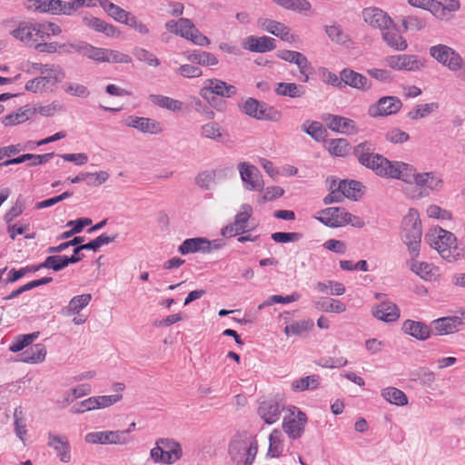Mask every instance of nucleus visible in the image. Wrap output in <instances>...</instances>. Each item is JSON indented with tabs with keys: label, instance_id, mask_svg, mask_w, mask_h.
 <instances>
[{
	"label": "nucleus",
	"instance_id": "1",
	"mask_svg": "<svg viewBox=\"0 0 465 465\" xmlns=\"http://www.w3.org/2000/svg\"><path fill=\"white\" fill-rule=\"evenodd\" d=\"M430 245L449 262L460 260L463 256V247L457 242L456 236L442 228H435L429 235Z\"/></svg>",
	"mask_w": 465,
	"mask_h": 465
},
{
	"label": "nucleus",
	"instance_id": "2",
	"mask_svg": "<svg viewBox=\"0 0 465 465\" xmlns=\"http://www.w3.org/2000/svg\"><path fill=\"white\" fill-rule=\"evenodd\" d=\"M421 222L417 210L411 209L402 221V241L411 256L418 257L421 242Z\"/></svg>",
	"mask_w": 465,
	"mask_h": 465
},
{
	"label": "nucleus",
	"instance_id": "3",
	"mask_svg": "<svg viewBox=\"0 0 465 465\" xmlns=\"http://www.w3.org/2000/svg\"><path fill=\"white\" fill-rule=\"evenodd\" d=\"M258 451V442L252 436H235L229 444V454L236 465H252Z\"/></svg>",
	"mask_w": 465,
	"mask_h": 465
},
{
	"label": "nucleus",
	"instance_id": "4",
	"mask_svg": "<svg viewBox=\"0 0 465 465\" xmlns=\"http://www.w3.org/2000/svg\"><path fill=\"white\" fill-rule=\"evenodd\" d=\"M42 74V76L29 80L25 84V90L32 93L53 91L56 84L61 83L65 77L64 72L55 65H51L45 74Z\"/></svg>",
	"mask_w": 465,
	"mask_h": 465
},
{
	"label": "nucleus",
	"instance_id": "5",
	"mask_svg": "<svg viewBox=\"0 0 465 465\" xmlns=\"http://www.w3.org/2000/svg\"><path fill=\"white\" fill-rule=\"evenodd\" d=\"M240 108L245 114L257 120L277 122L281 119L278 110L252 97L246 99Z\"/></svg>",
	"mask_w": 465,
	"mask_h": 465
},
{
	"label": "nucleus",
	"instance_id": "6",
	"mask_svg": "<svg viewBox=\"0 0 465 465\" xmlns=\"http://www.w3.org/2000/svg\"><path fill=\"white\" fill-rule=\"evenodd\" d=\"M429 53L438 63L449 70L456 72L465 68V62L460 54L446 45H436L430 47Z\"/></svg>",
	"mask_w": 465,
	"mask_h": 465
},
{
	"label": "nucleus",
	"instance_id": "7",
	"mask_svg": "<svg viewBox=\"0 0 465 465\" xmlns=\"http://www.w3.org/2000/svg\"><path fill=\"white\" fill-rule=\"evenodd\" d=\"M289 414L285 415L282 421L284 432L292 440L301 438L307 422L306 414L295 406H291Z\"/></svg>",
	"mask_w": 465,
	"mask_h": 465
},
{
	"label": "nucleus",
	"instance_id": "8",
	"mask_svg": "<svg viewBox=\"0 0 465 465\" xmlns=\"http://www.w3.org/2000/svg\"><path fill=\"white\" fill-rule=\"evenodd\" d=\"M380 303L372 307V314L375 318L385 322H396L400 318V309L396 303L388 300L385 293L376 292L374 295Z\"/></svg>",
	"mask_w": 465,
	"mask_h": 465
},
{
	"label": "nucleus",
	"instance_id": "9",
	"mask_svg": "<svg viewBox=\"0 0 465 465\" xmlns=\"http://www.w3.org/2000/svg\"><path fill=\"white\" fill-rule=\"evenodd\" d=\"M12 35L15 38L34 48L36 43L45 41L40 23H21L16 29L12 31Z\"/></svg>",
	"mask_w": 465,
	"mask_h": 465
},
{
	"label": "nucleus",
	"instance_id": "10",
	"mask_svg": "<svg viewBox=\"0 0 465 465\" xmlns=\"http://www.w3.org/2000/svg\"><path fill=\"white\" fill-rule=\"evenodd\" d=\"M211 94L224 98H231L236 95L237 88L220 79H207L204 86L200 91V94L203 98L209 100V94Z\"/></svg>",
	"mask_w": 465,
	"mask_h": 465
},
{
	"label": "nucleus",
	"instance_id": "11",
	"mask_svg": "<svg viewBox=\"0 0 465 465\" xmlns=\"http://www.w3.org/2000/svg\"><path fill=\"white\" fill-rule=\"evenodd\" d=\"M402 107V102L396 96H384L371 105L368 114L371 117L388 116L397 114Z\"/></svg>",
	"mask_w": 465,
	"mask_h": 465
},
{
	"label": "nucleus",
	"instance_id": "12",
	"mask_svg": "<svg viewBox=\"0 0 465 465\" xmlns=\"http://www.w3.org/2000/svg\"><path fill=\"white\" fill-rule=\"evenodd\" d=\"M84 440L90 444H119L124 445L129 442L128 438H124V432L120 430H104L89 432L85 435Z\"/></svg>",
	"mask_w": 465,
	"mask_h": 465
},
{
	"label": "nucleus",
	"instance_id": "13",
	"mask_svg": "<svg viewBox=\"0 0 465 465\" xmlns=\"http://www.w3.org/2000/svg\"><path fill=\"white\" fill-rule=\"evenodd\" d=\"M238 168L245 189L250 191L262 190L263 182L257 167L243 162L239 163Z\"/></svg>",
	"mask_w": 465,
	"mask_h": 465
},
{
	"label": "nucleus",
	"instance_id": "14",
	"mask_svg": "<svg viewBox=\"0 0 465 465\" xmlns=\"http://www.w3.org/2000/svg\"><path fill=\"white\" fill-rule=\"evenodd\" d=\"M416 174V169L412 165L403 162L390 161V167H388L385 178L398 179L406 183H415Z\"/></svg>",
	"mask_w": 465,
	"mask_h": 465
},
{
	"label": "nucleus",
	"instance_id": "15",
	"mask_svg": "<svg viewBox=\"0 0 465 465\" xmlns=\"http://www.w3.org/2000/svg\"><path fill=\"white\" fill-rule=\"evenodd\" d=\"M324 121L327 126L333 132L341 133L348 135L356 134L359 133V128L356 123L350 118L341 115L328 114Z\"/></svg>",
	"mask_w": 465,
	"mask_h": 465
},
{
	"label": "nucleus",
	"instance_id": "16",
	"mask_svg": "<svg viewBox=\"0 0 465 465\" xmlns=\"http://www.w3.org/2000/svg\"><path fill=\"white\" fill-rule=\"evenodd\" d=\"M362 17L364 22L372 27L379 28L381 31L392 24L391 18L378 7L364 8L362 11Z\"/></svg>",
	"mask_w": 465,
	"mask_h": 465
},
{
	"label": "nucleus",
	"instance_id": "17",
	"mask_svg": "<svg viewBox=\"0 0 465 465\" xmlns=\"http://www.w3.org/2000/svg\"><path fill=\"white\" fill-rule=\"evenodd\" d=\"M47 445L55 450L57 457L62 462H70L71 447L66 436L54 435L49 432Z\"/></svg>",
	"mask_w": 465,
	"mask_h": 465
},
{
	"label": "nucleus",
	"instance_id": "18",
	"mask_svg": "<svg viewBox=\"0 0 465 465\" xmlns=\"http://www.w3.org/2000/svg\"><path fill=\"white\" fill-rule=\"evenodd\" d=\"M125 124L144 134H157L163 130L160 123L156 120L135 115L129 116L125 120Z\"/></svg>",
	"mask_w": 465,
	"mask_h": 465
},
{
	"label": "nucleus",
	"instance_id": "19",
	"mask_svg": "<svg viewBox=\"0 0 465 465\" xmlns=\"http://www.w3.org/2000/svg\"><path fill=\"white\" fill-rule=\"evenodd\" d=\"M259 23L261 26L268 33L281 38L285 42H294V35L291 33V29L284 24L271 19H261L259 20Z\"/></svg>",
	"mask_w": 465,
	"mask_h": 465
},
{
	"label": "nucleus",
	"instance_id": "20",
	"mask_svg": "<svg viewBox=\"0 0 465 465\" xmlns=\"http://www.w3.org/2000/svg\"><path fill=\"white\" fill-rule=\"evenodd\" d=\"M343 85H349L360 91H367L371 87V82L363 74L350 68L341 70Z\"/></svg>",
	"mask_w": 465,
	"mask_h": 465
},
{
	"label": "nucleus",
	"instance_id": "21",
	"mask_svg": "<svg viewBox=\"0 0 465 465\" xmlns=\"http://www.w3.org/2000/svg\"><path fill=\"white\" fill-rule=\"evenodd\" d=\"M243 47L251 52L266 53L276 48L275 39L270 36L251 35L245 39Z\"/></svg>",
	"mask_w": 465,
	"mask_h": 465
},
{
	"label": "nucleus",
	"instance_id": "22",
	"mask_svg": "<svg viewBox=\"0 0 465 465\" xmlns=\"http://www.w3.org/2000/svg\"><path fill=\"white\" fill-rule=\"evenodd\" d=\"M54 156V153H46L44 154H33V153H25L23 155H20L16 158H13L10 160H6L0 163V166H8L11 164H19L25 162L27 163V166H37L42 165L45 163H47L49 160H51Z\"/></svg>",
	"mask_w": 465,
	"mask_h": 465
},
{
	"label": "nucleus",
	"instance_id": "23",
	"mask_svg": "<svg viewBox=\"0 0 465 465\" xmlns=\"http://www.w3.org/2000/svg\"><path fill=\"white\" fill-rule=\"evenodd\" d=\"M402 331L419 341H426L430 337V328L421 322L406 320L402 324Z\"/></svg>",
	"mask_w": 465,
	"mask_h": 465
},
{
	"label": "nucleus",
	"instance_id": "24",
	"mask_svg": "<svg viewBox=\"0 0 465 465\" xmlns=\"http://www.w3.org/2000/svg\"><path fill=\"white\" fill-rule=\"evenodd\" d=\"M209 240L204 237H195L184 240L178 247V252L182 255L195 252L208 253Z\"/></svg>",
	"mask_w": 465,
	"mask_h": 465
},
{
	"label": "nucleus",
	"instance_id": "25",
	"mask_svg": "<svg viewBox=\"0 0 465 465\" xmlns=\"http://www.w3.org/2000/svg\"><path fill=\"white\" fill-rule=\"evenodd\" d=\"M383 41L391 48L403 51L407 48V41L401 35L395 25L392 23L381 31Z\"/></svg>",
	"mask_w": 465,
	"mask_h": 465
},
{
	"label": "nucleus",
	"instance_id": "26",
	"mask_svg": "<svg viewBox=\"0 0 465 465\" xmlns=\"http://www.w3.org/2000/svg\"><path fill=\"white\" fill-rule=\"evenodd\" d=\"M431 325L437 335H447L457 331L461 322L454 315L436 319L432 321Z\"/></svg>",
	"mask_w": 465,
	"mask_h": 465
},
{
	"label": "nucleus",
	"instance_id": "27",
	"mask_svg": "<svg viewBox=\"0 0 465 465\" xmlns=\"http://www.w3.org/2000/svg\"><path fill=\"white\" fill-rule=\"evenodd\" d=\"M83 22L84 25L92 28L96 32L103 33L106 36L114 37L118 36L119 35V31L114 25L108 24L98 17L93 15H84L83 17Z\"/></svg>",
	"mask_w": 465,
	"mask_h": 465
},
{
	"label": "nucleus",
	"instance_id": "28",
	"mask_svg": "<svg viewBox=\"0 0 465 465\" xmlns=\"http://www.w3.org/2000/svg\"><path fill=\"white\" fill-rule=\"evenodd\" d=\"M277 56L286 62L295 64L301 74H305L306 70L310 68V62L307 57L297 51L292 50H280Z\"/></svg>",
	"mask_w": 465,
	"mask_h": 465
},
{
	"label": "nucleus",
	"instance_id": "29",
	"mask_svg": "<svg viewBox=\"0 0 465 465\" xmlns=\"http://www.w3.org/2000/svg\"><path fill=\"white\" fill-rule=\"evenodd\" d=\"M258 412L265 423L272 424L280 419L282 409L278 402L268 401L260 405Z\"/></svg>",
	"mask_w": 465,
	"mask_h": 465
},
{
	"label": "nucleus",
	"instance_id": "30",
	"mask_svg": "<svg viewBox=\"0 0 465 465\" xmlns=\"http://www.w3.org/2000/svg\"><path fill=\"white\" fill-rule=\"evenodd\" d=\"M46 349L42 343L31 346L28 350L23 351L20 355L21 361L25 363H40L45 360Z\"/></svg>",
	"mask_w": 465,
	"mask_h": 465
},
{
	"label": "nucleus",
	"instance_id": "31",
	"mask_svg": "<svg viewBox=\"0 0 465 465\" xmlns=\"http://www.w3.org/2000/svg\"><path fill=\"white\" fill-rule=\"evenodd\" d=\"M313 306L317 311L326 312L341 313L346 311L345 303L331 298H320L313 302Z\"/></svg>",
	"mask_w": 465,
	"mask_h": 465
},
{
	"label": "nucleus",
	"instance_id": "32",
	"mask_svg": "<svg viewBox=\"0 0 465 465\" xmlns=\"http://www.w3.org/2000/svg\"><path fill=\"white\" fill-rule=\"evenodd\" d=\"M362 166L371 169L376 175L385 177L387 175L388 167H390V160L381 154L376 153L371 156L370 161H366Z\"/></svg>",
	"mask_w": 465,
	"mask_h": 465
},
{
	"label": "nucleus",
	"instance_id": "33",
	"mask_svg": "<svg viewBox=\"0 0 465 465\" xmlns=\"http://www.w3.org/2000/svg\"><path fill=\"white\" fill-rule=\"evenodd\" d=\"M99 5L108 15L121 24H124L131 15L130 12L125 11L109 0H99Z\"/></svg>",
	"mask_w": 465,
	"mask_h": 465
},
{
	"label": "nucleus",
	"instance_id": "34",
	"mask_svg": "<svg viewBox=\"0 0 465 465\" xmlns=\"http://www.w3.org/2000/svg\"><path fill=\"white\" fill-rule=\"evenodd\" d=\"M275 93L281 96L299 98L305 94V87L295 83H278Z\"/></svg>",
	"mask_w": 465,
	"mask_h": 465
},
{
	"label": "nucleus",
	"instance_id": "35",
	"mask_svg": "<svg viewBox=\"0 0 465 465\" xmlns=\"http://www.w3.org/2000/svg\"><path fill=\"white\" fill-rule=\"evenodd\" d=\"M283 435L281 430H273L269 436V448L266 456L279 458L283 451Z\"/></svg>",
	"mask_w": 465,
	"mask_h": 465
},
{
	"label": "nucleus",
	"instance_id": "36",
	"mask_svg": "<svg viewBox=\"0 0 465 465\" xmlns=\"http://www.w3.org/2000/svg\"><path fill=\"white\" fill-rule=\"evenodd\" d=\"M91 300L92 295L90 293L74 296L71 299L68 305L63 309V313L67 316L77 314L89 304Z\"/></svg>",
	"mask_w": 465,
	"mask_h": 465
},
{
	"label": "nucleus",
	"instance_id": "37",
	"mask_svg": "<svg viewBox=\"0 0 465 465\" xmlns=\"http://www.w3.org/2000/svg\"><path fill=\"white\" fill-rule=\"evenodd\" d=\"M353 154L359 163L362 165L376 154L375 144L371 141L361 142L353 147Z\"/></svg>",
	"mask_w": 465,
	"mask_h": 465
},
{
	"label": "nucleus",
	"instance_id": "38",
	"mask_svg": "<svg viewBox=\"0 0 465 465\" xmlns=\"http://www.w3.org/2000/svg\"><path fill=\"white\" fill-rule=\"evenodd\" d=\"M340 188H341L345 198L357 201L362 194V183L355 180L339 181Z\"/></svg>",
	"mask_w": 465,
	"mask_h": 465
},
{
	"label": "nucleus",
	"instance_id": "39",
	"mask_svg": "<svg viewBox=\"0 0 465 465\" xmlns=\"http://www.w3.org/2000/svg\"><path fill=\"white\" fill-rule=\"evenodd\" d=\"M149 99L153 104L159 107L165 108L173 112L182 111L183 105L181 101L162 94H151Z\"/></svg>",
	"mask_w": 465,
	"mask_h": 465
},
{
	"label": "nucleus",
	"instance_id": "40",
	"mask_svg": "<svg viewBox=\"0 0 465 465\" xmlns=\"http://www.w3.org/2000/svg\"><path fill=\"white\" fill-rule=\"evenodd\" d=\"M340 212H342L341 207H328L321 211V216L316 219L326 226L331 228L339 227Z\"/></svg>",
	"mask_w": 465,
	"mask_h": 465
},
{
	"label": "nucleus",
	"instance_id": "41",
	"mask_svg": "<svg viewBox=\"0 0 465 465\" xmlns=\"http://www.w3.org/2000/svg\"><path fill=\"white\" fill-rule=\"evenodd\" d=\"M381 396L384 400L397 406H404L408 404L406 394L394 387H388L381 391Z\"/></svg>",
	"mask_w": 465,
	"mask_h": 465
},
{
	"label": "nucleus",
	"instance_id": "42",
	"mask_svg": "<svg viewBox=\"0 0 465 465\" xmlns=\"http://www.w3.org/2000/svg\"><path fill=\"white\" fill-rule=\"evenodd\" d=\"M187 59L203 66H213L218 64L217 57L205 51H194L187 56Z\"/></svg>",
	"mask_w": 465,
	"mask_h": 465
},
{
	"label": "nucleus",
	"instance_id": "43",
	"mask_svg": "<svg viewBox=\"0 0 465 465\" xmlns=\"http://www.w3.org/2000/svg\"><path fill=\"white\" fill-rule=\"evenodd\" d=\"M182 455L183 450L180 444L174 440H170L169 448H165L163 450V460H160V463L172 464L180 460Z\"/></svg>",
	"mask_w": 465,
	"mask_h": 465
},
{
	"label": "nucleus",
	"instance_id": "44",
	"mask_svg": "<svg viewBox=\"0 0 465 465\" xmlns=\"http://www.w3.org/2000/svg\"><path fill=\"white\" fill-rule=\"evenodd\" d=\"M327 149L331 155L344 157L350 151V143L344 138L331 139L327 143Z\"/></svg>",
	"mask_w": 465,
	"mask_h": 465
},
{
	"label": "nucleus",
	"instance_id": "45",
	"mask_svg": "<svg viewBox=\"0 0 465 465\" xmlns=\"http://www.w3.org/2000/svg\"><path fill=\"white\" fill-rule=\"evenodd\" d=\"M314 323L311 319H304L299 322H294L284 327V333L289 335H302V333L309 331Z\"/></svg>",
	"mask_w": 465,
	"mask_h": 465
},
{
	"label": "nucleus",
	"instance_id": "46",
	"mask_svg": "<svg viewBox=\"0 0 465 465\" xmlns=\"http://www.w3.org/2000/svg\"><path fill=\"white\" fill-rule=\"evenodd\" d=\"M320 384V377L317 375H310L304 378L295 380L292 383V390L293 391H303L309 389H316Z\"/></svg>",
	"mask_w": 465,
	"mask_h": 465
},
{
	"label": "nucleus",
	"instance_id": "47",
	"mask_svg": "<svg viewBox=\"0 0 465 465\" xmlns=\"http://www.w3.org/2000/svg\"><path fill=\"white\" fill-rule=\"evenodd\" d=\"M281 7L294 12H306L312 8L308 0H272Z\"/></svg>",
	"mask_w": 465,
	"mask_h": 465
},
{
	"label": "nucleus",
	"instance_id": "48",
	"mask_svg": "<svg viewBox=\"0 0 465 465\" xmlns=\"http://www.w3.org/2000/svg\"><path fill=\"white\" fill-rule=\"evenodd\" d=\"M39 336V331H35L29 334L18 335L11 343L9 350L12 352H18L23 351L25 347L31 344Z\"/></svg>",
	"mask_w": 465,
	"mask_h": 465
},
{
	"label": "nucleus",
	"instance_id": "49",
	"mask_svg": "<svg viewBox=\"0 0 465 465\" xmlns=\"http://www.w3.org/2000/svg\"><path fill=\"white\" fill-rule=\"evenodd\" d=\"M68 261L66 255L51 254L42 262V266H44V269L59 272L69 265Z\"/></svg>",
	"mask_w": 465,
	"mask_h": 465
},
{
	"label": "nucleus",
	"instance_id": "50",
	"mask_svg": "<svg viewBox=\"0 0 465 465\" xmlns=\"http://www.w3.org/2000/svg\"><path fill=\"white\" fill-rule=\"evenodd\" d=\"M324 31L329 38L337 44L343 45L350 41L349 35L342 30L340 25H325Z\"/></svg>",
	"mask_w": 465,
	"mask_h": 465
},
{
	"label": "nucleus",
	"instance_id": "51",
	"mask_svg": "<svg viewBox=\"0 0 465 465\" xmlns=\"http://www.w3.org/2000/svg\"><path fill=\"white\" fill-rule=\"evenodd\" d=\"M438 108L439 104L437 103L419 104L411 110L407 115L411 120H419L430 114Z\"/></svg>",
	"mask_w": 465,
	"mask_h": 465
},
{
	"label": "nucleus",
	"instance_id": "52",
	"mask_svg": "<svg viewBox=\"0 0 465 465\" xmlns=\"http://www.w3.org/2000/svg\"><path fill=\"white\" fill-rule=\"evenodd\" d=\"M223 128L216 122H209L200 128L202 137L212 140H218L223 137Z\"/></svg>",
	"mask_w": 465,
	"mask_h": 465
},
{
	"label": "nucleus",
	"instance_id": "53",
	"mask_svg": "<svg viewBox=\"0 0 465 465\" xmlns=\"http://www.w3.org/2000/svg\"><path fill=\"white\" fill-rule=\"evenodd\" d=\"M242 211L235 215L233 225L237 226L242 233L247 230V223L252 213V208L251 205L244 203L241 207Z\"/></svg>",
	"mask_w": 465,
	"mask_h": 465
},
{
	"label": "nucleus",
	"instance_id": "54",
	"mask_svg": "<svg viewBox=\"0 0 465 465\" xmlns=\"http://www.w3.org/2000/svg\"><path fill=\"white\" fill-rule=\"evenodd\" d=\"M31 113V108H27L25 110L23 108H20L18 112L5 115L3 118L2 123L5 126H11L24 123L29 119V115H32Z\"/></svg>",
	"mask_w": 465,
	"mask_h": 465
},
{
	"label": "nucleus",
	"instance_id": "55",
	"mask_svg": "<svg viewBox=\"0 0 465 465\" xmlns=\"http://www.w3.org/2000/svg\"><path fill=\"white\" fill-rule=\"evenodd\" d=\"M411 263V270L424 280H430L433 275V265L429 262H420L414 260Z\"/></svg>",
	"mask_w": 465,
	"mask_h": 465
},
{
	"label": "nucleus",
	"instance_id": "56",
	"mask_svg": "<svg viewBox=\"0 0 465 465\" xmlns=\"http://www.w3.org/2000/svg\"><path fill=\"white\" fill-rule=\"evenodd\" d=\"M302 130L316 141L323 139L326 134V130L323 128L322 124L315 121L312 123L308 121L305 122L302 125Z\"/></svg>",
	"mask_w": 465,
	"mask_h": 465
},
{
	"label": "nucleus",
	"instance_id": "57",
	"mask_svg": "<svg viewBox=\"0 0 465 465\" xmlns=\"http://www.w3.org/2000/svg\"><path fill=\"white\" fill-rule=\"evenodd\" d=\"M137 60L146 63L150 66H158L160 64L159 59L151 52L144 48L136 47L133 52Z\"/></svg>",
	"mask_w": 465,
	"mask_h": 465
},
{
	"label": "nucleus",
	"instance_id": "58",
	"mask_svg": "<svg viewBox=\"0 0 465 465\" xmlns=\"http://www.w3.org/2000/svg\"><path fill=\"white\" fill-rule=\"evenodd\" d=\"M215 171H204L196 176L195 183L202 189L209 190L215 183Z\"/></svg>",
	"mask_w": 465,
	"mask_h": 465
},
{
	"label": "nucleus",
	"instance_id": "59",
	"mask_svg": "<svg viewBox=\"0 0 465 465\" xmlns=\"http://www.w3.org/2000/svg\"><path fill=\"white\" fill-rule=\"evenodd\" d=\"M82 54L95 62H104L105 48L95 47L85 42Z\"/></svg>",
	"mask_w": 465,
	"mask_h": 465
},
{
	"label": "nucleus",
	"instance_id": "60",
	"mask_svg": "<svg viewBox=\"0 0 465 465\" xmlns=\"http://www.w3.org/2000/svg\"><path fill=\"white\" fill-rule=\"evenodd\" d=\"M424 66V64L415 55L401 54V70L417 71Z\"/></svg>",
	"mask_w": 465,
	"mask_h": 465
},
{
	"label": "nucleus",
	"instance_id": "61",
	"mask_svg": "<svg viewBox=\"0 0 465 465\" xmlns=\"http://www.w3.org/2000/svg\"><path fill=\"white\" fill-rule=\"evenodd\" d=\"M402 25L405 31H420L426 26V21L416 15H408L402 20Z\"/></svg>",
	"mask_w": 465,
	"mask_h": 465
},
{
	"label": "nucleus",
	"instance_id": "62",
	"mask_svg": "<svg viewBox=\"0 0 465 465\" xmlns=\"http://www.w3.org/2000/svg\"><path fill=\"white\" fill-rule=\"evenodd\" d=\"M104 62L129 64L132 62V58L128 54H125L119 51L105 48Z\"/></svg>",
	"mask_w": 465,
	"mask_h": 465
},
{
	"label": "nucleus",
	"instance_id": "63",
	"mask_svg": "<svg viewBox=\"0 0 465 465\" xmlns=\"http://www.w3.org/2000/svg\"><path fill=\"white\" fill-rule=\"evenodd\" d=\"M95 409L106 408L116 402H118L122 399L121 394H114L108 396H97L92 397Z\"/></svg>",
	"mask_w": 465,
	"mask_h": 465
},
{
	"label": "nucleus",
	"instance_id": "64",
	"mask_svg": "<svg viewBox=\"0 0 465 465\" xmlns=\"http://www.w3.org/2000/svg\"><path fill=\"white\" fill-rule=\"evenodd\" d=\"M385 137L392 143H403L410 139V135L400 128H392L388 131Z\"/></svg>",
	"mask_w": 465,
	"mask_h": 465
}]
</instances>
